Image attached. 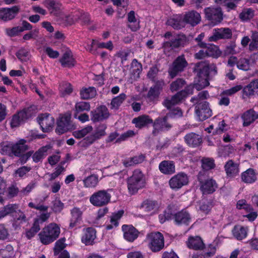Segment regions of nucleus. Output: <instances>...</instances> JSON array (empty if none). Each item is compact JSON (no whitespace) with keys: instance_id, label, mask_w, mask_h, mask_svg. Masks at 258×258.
Segmentation results:
<instances>
[{"instance_id":"f257e3e1","label":"nucleus","mask_w":258,"mask_h":258,"mask_svg":"<svg viewBox=\"0 0 258 258\" xmlns=\"http://www.w3.org/2000/svg\"><path fill=\"white\" fill-rule=\"evenodd\" d=\"M194 71L197 73L199 77L194 88L199 91L209 85L210 77L217 74V68L216 64L208 61H201L196 63Z\"/></svg>"},{"instance_id":"f03ea898","label":"nucleus","mask_w":258,"mask_h":258,"mask_svg":"<svg viewBox=\"0 0 258 258\" xmlns=\"http://www.w3.org/2000/svg\"><path fill=\"white\" fill-rule=\"evenodd\" d=\"M187 247L199 252L193 255V258H210L213 256L217 250L216 245L210 244L206 246L199 236H190L186 241Z\"/></svg>"},{"instance_id":"7ed1b4c3","label":"nucleus","mask_w":258,"mask_h":258,"mask_svg":"<svg viewBox=\"0 0 258 258\" xmlns=\"http://www.w3.org/2000/svg\"><path fill=\"white\" fill-rule=\"evenodd\" d=\"M60 233L59 226L55 223H51L45 226L39 233L40 241L43 244H49L55 241Z\"/></svg>"},{"instance_id":"20e7f679","label":"nucleus","mask_w":258,"mask_h":258,"mask_svg":"<svg viewBox=\"0 0 258 258\" xmlns=\"http://www.w3.org/2000/svg\"><path fill=\"white\" fill-rule=\"evenodd\" d=\"M127 183L130 194H136L138 190L146 186L145 178L143 173L140 170H135L133 175L127 178Z\"/></svg>"},{"instance_id":"39448f33","label":"nucleus","mask_w":258,"mask_h":258,"mask_svg":"<svg viewBox=\"0 0 258 258\" xmlns=\"http://www.w3.org/2000/svg\"><path fill=\"white\" fill-rule=\"evenodd\" d=\"M149 249L153 252H158L164 247V238L163 234L159 232L148 233L145 240Z\"/></svg>"},{"instance_id":"423d86ee","label":"nucleus","mask_w":258,"mask_h":258,"mask_svg":"<svg viewBox=\"0 0 258 258\" xmlns=\"http://www.w3.org/2000/svg\"><path fill=\"white\" fill-rule=\"evenodd\" d=\"M188 42L186 36L183 34H178L170 41H165L162 44V48L166 55L173 49L184 47Z\"/></svg>"},{"instance_id":"0eeeda50","label":"nucleus","mask_w":258,"mask_h":258,"mask_svg":"<svg viewBox=\"0 0 258 258\" xmlns=\"http://www.w3.org/2000/svg\"><path fill=\"white\" fill-rule=\"evenodd\" d=\"M193 93V87L187 86L171 97L167 98L163 102V105L167 109H170L174 105L177 104L184 99L187 95Z\"/></svg>"},{"instance_id":"6e6552de","label":"nucleus","mask_w":258,"mask_h":258,"mask_svg":"<svg viewBox=\"0 0 258 258\" xmlns=\"http://www.w3.org/2000/svg\"><path fill=\"white\" fill-rule=\"evenodd\" d=\"M111 195L105 190H100L94 192L90 197V202L96 207H102L108 204Z\"/></svg>"},{"instance_id":"1a4fd4ad","label":"nucleus","mask_w":258,"mask_h":258,"mask_svg":"<svg viewBox=\"0 0 258 258\" xmlns=\"http://www.w3.org/2000/svg\"><path fill=\"white\" fill-rule=\"evenodd\" d=\"M189 178L187 175L180 172L173 176L169 180L170 187L174 190H177L183 186L188 184Z\"/></svg>"},{"instance_id":"9d476101","label":"nucleus","mask_w":258,"mask_h":258,"mask_svg":"<svg viewBox=\"0 0 258 258\" xmlns=\"http://www.w3.org/2000/svg\"><path fill=\"white\" fill-rule=\"evenodd\" d=\"M187 64L183 54L178 56L169 68L168 73L171 78H174L179 73L182 72Z\"/></svg>"},{"instance_id":"9b49d317","label":"nucleus","mask_w":258,"mask_h":258,"mask_svg":"<svg viewBox=\"0 0 258 258\" xmlns=\"http://www.w3.org/2000/svg\"><path fill=\"white\" fill-rule=\"evenodd\" d=\"M206 17L214 25L217 24L223 19V14L220 8H207L205 9Z\"/></svg>"},{"instance_id":"f8f14e48","label":"nucleus","mask_w":258,"mask_h":258,"mask_svg":"<svg viewBox=\"0 0 258 258\" xmlns=\"http://www.w3.org/2000/svg\"><path fill=\"white\" fill-rule=\"evenodd\" d=\"M91 119L93 122L102 121L108 118L109 112L104 105H101L91 112Z\"/></svg>"},{"instance_id":"ddd939ff","label":"nucleus","mask_w":258,"mask_h":258,"mask_svg":"<svg viewBox=\"0 0 258 258\" xmlns=\"http://www.w3.org/2000/svg\"><path fill=\"white\" fill-rule=\"evenodd\" d=\"M38 121L43 132L50 131L54 124V118L48 113L41 114L38 117Z\"/></svg>"},{"instance_id":"4468645a","label":"nucleus","mask_w":258,"mask_h":258,"mask_svg":"<svg viewBox=\"0 0 258 258\" xmlns=\"http://www.w3.org/2000/svg\"><path fill=\"white\" fill-rule=\"evenodd\" d=\"M168 118L169 117L166 114L165 116L158 117L154 122L153 121L154 130L152 134L153 135L156 136L159 131L164 129L169 130L172 127L171 124L167 121Z\"/></svg>"},{"instance_id":"2eb2a0df","label":"nucleus","mask_w":258,"mask_h":258,"mask_svg":"<svg viewBox=\"0 0 258 258\" xmlns=\"http://www.w3.org/2000/svg\"><path fill=\"white\" fill-rule=\"evenodd\" d=\"M196 112L201 120H204L212 115V111L207 101H204L197 104L196 106Z\"/></svg>"},{"instance_id":"dca6fc26","label":"nucleus","mask_w":258,"mask_h":258,"mask_svg":"<svg viewBox=\"0 0 258 258\" xmlns=\"http://www.w3.org/2000/svg\"><path fill=\"white\" fill-rule=\"evenodd\" d=\"M232 36V31L228 28H221L215 29L213 35L209 37V41H216L221 39H229Z\"/></svg>"},{"instance_id":"f3484780","label":"nucleus","mask_w":258,"mask_h":258,"mask_svg":"<svg viewBox=\"0 0 258 258\" xmlns=\"http://www.w3.org/2000/svg\"><path fill=\"white\" fill-rule=\"evenodd\" d=\"M107 126L105 124H100L96 127L94 133L88 136L84 140H86L88 145L93 144L96 140L106 135L105 130Z\"/></svg>"},{"instance_id":"a211bd4d","label":"nucleus","mask_w":258,"mask_h":258,"mask_svg":"<svg viewBox=\"0 0 258 258\" xmlns=\"http://www.w3.org/2000/svg\"><path fill=\"white\" fill-rule=\"evenodd\" d=\"M200 189L203 194H211L214 192L218 187L217 183L213 179L209 178L205 180L199 179Z\"/></svg>"},{"instance_id":"6ab92c4d","label":"nucleus","mask_w":258,"mask_h":258,"mask_svg":"<svg viewBox=\"0 0 258 258\" xmlns=\"http://www.w3.org/2000/svg\"><path fill=\"white\" fill-rule=\"evenodd\" d=\"M20 11V7L17 6L11 8L0 9V19L7 21L13 19Z\"/></svg>"},{"instance_id":"aec40b11","label":"nucleus","mask_w":258,"mask_h":258,"mask_svg":"<svg viewBox=\"0 0 258 258\" xmlns=\"http://www.w3.org/2000/svg\"><path fill=\"white\" fill-rule=\"evenodd\" d=\"M83 212L78 207H74L71 210L69 228L72 229L80 224L82 220Z\"/></svg>"},{"instance_id":"412c9836","label":"nucleus","mask_w":258,"mask_h":258,"mask_svg":"<svg viewBox=\"0 0 258 258\" xmlns=\"http://www.w3.org/2000/svg\"><path fill=\"white\" fill-rule=\"evenodd\" d=\"M201 21L200 14L196 11H191L186 12L183 17L184 23L188 24L191 26H195Z\"/></svg>"},{"instance_id":"4be33fe9","label":"nucleus","mask_w":258,"mask_h":258,"mask_svg":"<svg viewBox=\"0 0 258 258\" xmlns=\"http://www.w3.org/2000/svg\"><path fill=\"white\" fill-rule=\"evenodd\" d=\"M71 115L65 114L60 117L57 122L56 132L59 134H62L67 132L70 126Z\"/></svg>"},{"instance_id":"5701e85b","label":"nucleus","mask_w":258,"mask_h":258,"mask_svg":"<svg viewBox=\"0 0 258 258\" xmlns=\"http://www.w3.org/2000/svg\"><path fill=\"white\" fill-rule=\"evenodd\" d=\"M122 230L124 238L128 241L133 242L138 237L139 231L132 225H123Z\"/></svg>"},{"instance_id":"b1692460","label":"nucleus","mask_w":258,"mask_h":258,"mask_svg":"<svg viewBox=\"0 0 258 258\" xmlns=\"http://www.w3.org/2000/svg\"><path fill=\"white\" fill-rule=\"evenodd\" d=\"M184 139L187 145L192 148L200 146L202 143L201 136L195 133H190L186 134L184 136Z\"/></svg>"},{"instance_id":"393cba45","label":"nucleus","mask_w":258,"mask_h":258,"mask_svg":"<svg viewBox=\"0 0 258 258\" xmlns=\"http://www.w3.org/2000/svg\"><path fill=\"white\" fill-rule=\"evenodd\" d=\"M132 123L135 124L137 128H142L153 123V120L147 115H142L133 118Z\"/></svg>"},{"instance_id":"a878e982","label":"nucleus","mask_w":258,"mask_h":258,"mask_svg":"<svg viewBox=\"0 0 258 258\" xmlns=\"http://www.w3.org/2000/svg\"><path fill=\"white\" fill-rule=\"evenodd\" d=\"M227 175L229 177H235L239 172V164L232 160H228L224 166Z\"/></svg>"},{"instance_id":"bb28decb","label":"nucleus","mask_w":258,"mask_h":258,"mask_svg":"<svg viewBox=\"0 0 258 258\" xmlns=\"http://www.w3.org/2000/svg\"><path fill=\"white\" fill-rule=\"evenodd\" d=\"M60 62L63 67L71 68L74 66L76 60L73 57L72 52L69 49L66 50L60 59Z\"/></svg>"},{"instance_id":"cd10ccee","label":"nucleus","mask_w":258,"mask_h":258,"mask_svg":"<svg viewBox=\"0 0 258 258\" xmlns=\"http://www.w3.org/2000/svg\"><path fill=\"white\" fill-rule=\"evenodd\" d=\"M241 178L243 182L251 184L256 180V173L253 169L249 168L241 173Z\"/></svg>"},{"instance_id":"c85d7f7f","label":"nucleus","mask_w":258,"mask_h":258,"mask_svg":"<svg viewBox=\"0 0 258 258\" xmlns=\"http://www.w3.org/2000/svg\"><path fill=\"white\" fill-rule=\"evenodd\" d=\"M241 117L243 126H247L258 118V114L253 109H249L245 112Z\"/></svg>"},{"instance_id":"c756f323","label":"nucleus","mask_w":258,"mask_h":258,"mask_svg":"<svg viewBox=\"0 0 258 258\" xmlns=\"http://www.w3.org/2000/svg\"><path fill=\"white\" fill-rule=\"evenodd\" d=\"M159 168L165 174H172L175 172V165L172 161H162L159 165Z\"/></svg>"},{"instance_id":"7c9ffc66","label":"nucleus","mask_w":258,"mask_h":258,"mask_svg":"<svg viewBox=\"0 0 258 258\" xmlns=\"http://www.w3.org/2000/svg\"><path fill=\"white\" fill-rule=\"evenodd\" d=\"M166 24L174 29H180L184 26L183 18L180 15H174L169 18Z\"/></svg>"},{"instance_id":"2f4dec72","label":"nucleus","mask_w":258,"mask_h":258,"mask_svg":"<svg viewBox=\"0 0 258 258\" xmlns=\"http://www.w3.org/2000/svg\"><path fill=\"white\" fill-rule=\"evenodd\" d=\"M96 238V231L92 227L86 229L84 234L82 238V241L86 245H92Z\"/></svg>"},{"instance_id":"473e14b6","label":"nucleus","mask_w":258,"mask_h":258,"mask_svg":"<svg viewBox=\"0 0 258 258\" xmlns=\"http://www.w3.org/2000/svg\"><path fill=\"white\" fill-rule=\"evenodd\" d=\"M26 141L24 140H20L16 143H13V155L20 157L23 153L28 150V146L26 144Z\"/></svg>"},{"instance_id":"72a5a7b5","label":"nucleus","mask_w":258,"mask_h":258,"mask_svg":"<svg viewBox=\"0 0 258 258\" xmlns=\"http://www.w3.org/2000/svg\"><path fill=\"white\" fill-rule=\"evenodd\" d=\"M97 95L95 88L93 87H83L80 91V98L83 100H89L94 98Z\"/></svg>"},{"instance_id":"f704fd0d","label":"nucleus","mask_w":258,"mask_h":258,"mask_svg":"<svg viewBox=\"0 0 258 258\" xmlns=\"http://www.w3.org/2000/svg\"><path fill=\"white\" fill-rule=\"evenodd\" d=\"M258 91V80H254L245 86L242 90L243 96L249 97Z\"/></svg>"},{"instance_id":"c9c22d12","label":"nucleus","mask_w":258,"mask_h":258,"mask_svg":"<svg viewBox=\"0 0 258 258\" xmlns=\"http://www.w3.org/2000/svg\"><path fill=\"white\" fill-rule=\"evenodd\" d=\"M27 118L26 112L22 110L14 114L11 121V125L12 127L18 126L25 119Z\"/></svg>"},{"instance_id":"e433bc0d","label":"nucleus","mask_w":258,"mask_h":258,"mask_svg":"<svg viewBox=\"0 0 258 258\" xmlns=\"http://www.w3.org/2000/svg\"><path fill=\"white\" fill-rule=\"evenodd\" d=\"M175 221L177 224H188L190 221L189 214L185 211H181L175 214Z\"/></svg>"},{"instance_id":"4c0bfd02","label":"nucleus","mask_w":258,"mask_h":258,"mask_svg":"<svg viewBox=\"0 0 258 258\" xmlns=\"http://www.w3.org/2000/svg\"><path fill=\"white\" fill-rule=\"evenodd\" d=\"M13 226L15 228L19 227L21 225L27 222V218L25 214L19 209L15 214L13 215Z\"/></svg>"},{"instance_id":"58836bf2","label":"nucleus","mask_w":258,"mask_h":258,"mask_svg":"<svg viewBox=\"0 0 258 258\" xmlns=\"http://www.w3.org/2000/svg\"><path fill=\"white\" fill-rule=\"evenodd\" d=\"M248 229L240 225L235 226L232 230L234 237L237 240H242L245 238L247 234Z\"/></svg>"},{"instance_id":"ea45409f","label":"nucleus","mask_w":258,"mask_h":258,"mask_svg":"<svg viewBox=\"0 0 258 258\" xmlns=\"http://www.w3.org/2000/svg\"><path fill=\"white\" fill-rule=\"evenodd\" d=\"M46 8L50 11V14L56 15L61 8V4L55 0H47L45 2Z\"/></svg>"},{"instance_id":"a19ab883","label":"nucleus","mask_w":258,"mask_h":258,"mask_svg":"<svg viewBox=\"0 0 258 258\" xmlns=\"http://www.w3.org/2000/svg\"><path fill=\"white\" fill-rule=\"evenodd\" d=\"M127 19L130 23L128 27L130 28L133 31H136L140 28L139 22L137 21L136 18L134 11H131L128 13Z\"/></svg>"},{"instance_id":"79ce46f5","label":"nucleus","mask_w":258,"mask_h":258,"mask_svg":"<svg viewBox=\"0 0 258 258\" xmlns=\"http://www.w3.org/2000/svg\"><path fill=\"white\" fill-rule=\"evenodd\" d=\"M49 149L48 146L40 148L38 151L32 154V159L34 162L37 163L41 161L47 155V152Z\"/></svg>"},{"instance_id":"37998d69","label":"nucleus","mask_w":258,"mask_h":258,"mask_svg":"<svg viewBox=\"0 0 258 258\" xmlns=\"http://www.w3.org/2000/svg\"><path fill=\"white\" fill-rule=\"evenodd\" d=\"M19 207L16 204H9L2 210H0L1 218H3L9 214H15L16 212L18 211Z\"/></svg>"},{"instance_id":"c03bdc74","label":"nucleus","mask_w":258,"mask_h":258,"mask_svg":"<svg viewBox=\"0 0 258 258\" xmlns=\"http://www.w3.org/2000/svg\"><path fill=\"white\" fill-rule=\"evenodd\" d=\"M98 176L95 174H92L83 180L84 186L87 188L96 187L98 183Z\"/></svg>"},{"instance_id":"a18cd8bd","label":"nucleus","mask_w":258,"mask_h":258,"mask_svg":"<svg viewBox=\"0 0 258 258\" xmlns=\"http://www.w3.org/2000/svg\"><path fill=\"white\" fill-rule=\"evenodd\" d=\"M206 49L208 57H213L214 58H218L221 55V51L219 48L213 44H206L205 47Z\"/></svg>"},{"instance_id":"49530a36","label":"nucleus","mask_w":258,"mask_h":258,"mask_svg":"<svg viewBox=\"0 0 258 258\" xmlns=\"http://www.w3.org/2000/svg\"><path fill=\"white\" fill-rule=\"evenodd\" d=\"M90 109L91 106L89 102L83 101L77 102L75 105V113H79L84 111H89Z\"/></svg>"},{"instance_id":"de8ad7c7","label":"nucleus","mask_w":258,"mask_h":258,"mask_svg":"<svg viewBox=\"0 0 258 258\" xmlns=\"http://www.w3.org/2000/svg\"><path fill=\"white\" fill-rule=\"evenodd\" d=\"M123 214V211H119L117 213H114L110 218L111 224L107 225L106 226V229L107 230H110L113 228V226H117L118 224V221L122 217Z\"/></svg>"},{"instance_id":"09e8293b","label":"nucleus","mask_w":258,"mask_h":258,"mask_svg":"<svg viewBox=\"0 0 258 258\" xmlns=\"http://www.w3.org/2000/svg\"><path fill=\"white\" fill-rule=\"evenodd\" d=\"M126 98L124 93L120 94L118 96L113 98L110 103L111 109L117 110Z\"/></svg>"},{"instance_id":"8fccbe9b","label":"nucleus","mask_w":258,"mask_h":258,"mask_svg":"<svg viewBox=\"0 0 258 258\" xmlns=\"http://www.w3.org/2000/svg\"><path fill=\"white\" fill-rule=\"evenodd\" d=\"M13 143L9 142H3L0 144V151L3 154L13 155Z\"/></svg>"},{"instance_id":"3c124183","label":"nucleus","mask_w":258,"mask_h":258,"mask_svg":"<svg viewBox=\"0 0 258 258\" xmlns=\"http://www.w3.org/2000/svg\"><path fill=\"white\" fill-rule=\"evenodd\" d=\"M157 206V203L155 201L146 200L143 202L140 206V209L143 211L149 212L153 210Z\"/></svg>"},{"instance_id":"603ef678","label":"nucleus","mask_w":258,"mask_h":258,"mask_svg":"<svg viewBox=\"0 0 258 258\" xmlns=\"http://www.w3.org/2000/svg\"><path fill=\"white\" fill-rule=\"evenodd\" d=\"M254 13V11L250 8L244 9L239 14V18L243 21H248L253 17Z\"/></svg>"},{"instance_id":"864d4df0","label":"nucleus","mask_w":258,"mask_h":258,"mask_svg":"<svg viewBox=\"0 0 258 258\" xmlns=\"http://www.w3.org/2000/svg\"><path fill=\"white\" fill-rule=\"evenodd\" d=\"M93 127L91 125H87L85 127L80 130L76 131L73 132V136L77 139H81L84 137L88 134L92 132Z\"/></svg>"},{"instance_id":"5fc2aeb1","label":"nucleus","mask_w":258,"mask_h":258,"mask_svg":"<svg viewBox=\"0 0 258 258\" xmlns=\"http://www.w3.org/2000/svg\"><path fill=\"white\" fill-rule=\"evenodd\" d=\"M73 89L71 84L68 83H62L59 87V91L61 96L64 97L70 95L73 92Z\"/></svg>"},{"instance_id":"6e6d98bb","label":"nucleus","mask_w":258,"mask_h":258,"mask_svg":"<svg viewBox=\"0 0 258 258\" xmlns=\"http://www.w3.org/2000/svg\"><path fill=\"white\" fill-rule=\"evenodd\" d=\"M209 97V93L207 91H203L200 92L197 96L192 97L191 101L194 103L198 104L199 103L203 102L204 100Z\"/></svg>"},{"instance_id":"4d7b16f0","label":"nucleus","mask_w":258,"mask_h":258,"mask_svg":"<svg viewBox=\"0 0 258 258\" xmlns=\"http://www.w3.org/2000/svg\"><path fill=\"white\" fill-rule=\"evenodd\" d=\"M202 167L205 170H209L214 168V159L210 158H204L201 160Z\"/></svg>"},{"instance_id":"13d9d810","label":"nucleus","mask_w":258,"mask_h":258,"mask_svg":"<svg viewBox=\"0 0 258 258\" xmlns=\"http://www.w3.org/2000/svg\"><path fill=\"white\" fill-rule=\"evenodd\" d=\"M50 216V213L44 212L37 216L34 219V223L40 226L43 223L46 222Z\"/></svg>"},{"instance_id":"bf43d9fd","label":"nucleus","mask_w":258,"mask_h":258,"mask_svg":"<svg viewBox=\"0 0 258 258\" xmlns=\"http://www.w3.org/2000/svg\"><path fill=\"white\" fill-rule=\"evenodd\" d=\"M185 85V82L182 79H177L170 84V90L172 92L176 91L182 88Z\"/></svg>"},{"instance_id":"052dcab7","label":"nucleus","mask_w":258,"mask_h":258,"mask_svg":"<svg viewBox=\"0 0 258 258\" xmlns=\"http://www.w3.org/2000/svg\"><path fill=\"white\" fill-rule=\"evenodd\" d=\"M16 56L22 61H27L30 57V52L25 48L20 49L17 53Z\"/></svg>"},{"instance_id":"680f3d73","label":"nucleus","mask_w":258,"mask_h":258,"mask_svg":"<svg viewBox=\"0 0 258 258\" xmlns=\"http://www.w3.org/2000/svg\"><path fill=\"white\" fill-rule=\"evenodd\" d=\"M251 41L249 48L250 50H254L258 48V32L252 31Z\"/></svg>"},{"instance_id":"e2e57ef3","label":"nucleus","mask_w":258,"mask_h":258,"mask_svg":"<svg viewBox=\"0 0 258 258\" xmlns=\"http://www.w3.org/2000/svg\"><path fill=\"white\" fill-rule=\"evenodd\" d=\"M132 67L133 68L132 71L133 74L137 77H139V74L142 70V64L136 59H134L132 62Z\"/></svg>"},{"instance_id":"0e129e2a","label":"nucleus","mask_w":258,"mask_h":258,"mask_svg":"<svg viewBox=\"0 0 258 258\" xmlns=\"http://www.w3.org/2000/svg\"><path fill=\"white\" fill-rule=\"evenodd\" d=\"M64 208V204L61 202L59 199H55L52 202V210L55 213H59Z\"/></svg>"},{"instance_id":"69168bd1","label":"nucleus","mask_w":258,"mask_h":258,"mask_svg":"<svg viewBox=\"0 0 258 258\" xmlns=\"http://www.w3.org/2000/svg\"><path fill=\"white\" fill-rule=\"evenodd\" d=\"M236 207L239 210L243 209L246 212L252 210V207L250 205L247 204L245 200H239L237 203Z\"/></svg>"},{"instance_id":"338daca9","label":"nucleus","mask_w":258,"mask_h":258,"mask_svg":"<svg viewBox=\"0 0 258 258\" xmlns=\"http://www.w3.org/2000/svg\"><path fill=\"white\" fill-rule=\"evenodd\" d=\"M40 226H39L33 223L32 227L26 231V237L29 239L32 238L40 230Z\"/></svg>"},{"instance_id":"774afa93","label":"nucleus","mask_w":258,"mask_h":258,"mask_svg":"<svg viewBox=\"0 0 258 258\" xmlns=\"http://www.w3.org/2000/svg\"><path fill=\"white\" fill-rule=\"evenodd\" d=\"M74 17H75V18H74V21H80L83 24H88V23L90 21V17L88 14L79 13L78 15H76Z\"/></svg>"}]
</instances>
